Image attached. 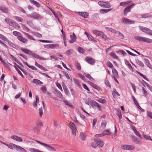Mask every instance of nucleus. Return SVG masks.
I'll return each instance as SVG.
<instances>
[{
    "mask_svg": "<svg viewBox=\"0 0 152 152\" xmlns=\"http://www.w3.org/2000/svg\"><path fill=\"white\" fill-rule=\"evenodd\" d=\"M95 142H93L91 143V146L94 148H96L97 147V140H95Z\"/></svg>",
    "mask_w": 152,
    "mask_h": 152,
    "instance_id": "obj_53",
    "label": "nucleus"
},
{
    "mask_svg": "<svg viewBox=\"0 0 152 152\" xmlns=\"http://www.w3.org/2000/svg\"><path fill=\"white\" fill-rule=\"evenodd\" d=\"M41 90L44 93H46L47 92V88L45 85H42L41 88Z\"/></svg>",
    "mask_w": 152,
    "mask_h": 152,
    "instance_id": "obj_37",
    "label": "nucleus"
},
{
    "mask_svg": "<svg viewBox=\"0 0 152 152\" xmlns=\"http://www.w3.org/2000/svg\"><path fill=\"white\" fill-rule=\"evenodd\" d=\"M0 38L5 41L7 42V41H8L9 40L7 38L2 35H1V36Z\"/></svg>",
    "mask_w": 152,
    "mask_h": 152,
    "instance_id": "obj_52",
    "label": "nucleus"
},
{
    "mask_svg": "<svg viewBox=\"0 0 152 152\" xmlns=\"http://www.w3.org/2000/svg\"><path fill=\"white\" fill-rule=\"evenodd\" d=\"M98 4L104 8H109L111 7V5L109 3L102 1H99L98 2Z\"/></svg>",
    "mask_w": 152,
    "mask_h": 152,
    "instance_id": "obj_5",
    "label": "nucleus"
},
{
    "mask_svg": "<svg viewBox=\"0 0 152 152\" xmlns=\"http://www.w3.org/2000/svg\"><path fill=\"white\" fill-rule=\"evenodd\" d=\"M63 73L68 79H70L69 76L67 73L65 71H63Z\"/></svg>",
    "mask_w": 152,
    "mask_h": 152,
    "instance_id": "obj_59",
    "label": "nucleus"
},
{
    "mask_svg": "<svg viewBox=\"0 0 152 152\" xmlns=\"http://www.w3.org/2000/svg\"><path fill=\"white\" fill-rule=\"evenodd\" d=\"M85 61L91 65H93L95 62V59L88 57H86L85 59Z\"/></svg>",
    "mask_w": 152,
    "mask_h": 152,
    "instance_id": "obj_6",
    "label": "nucleus"
},
{
    "mask_svg": "<svg viewBox=\"0 0 152 152\" xmlns=\"http://www.w3.org/2000/svg\"><path fill=\"white\" fill-rule=\"evenodd\" d=\"M0 10L5 13H7L8 12L7 9L4 6L0 7Z\"/></svg>",
    "mask_w": 152,
    "mask_h": 152,
    "instance_id": "obj_29",
    "label": "nucleus"
},
{
    "mask_svg": "<svg viewBox=\"0 0 152 152\" xmlns=\"http://www.w3.org/2000/svg\"><path fill=\"white\" fill-rule=\"evenodd\" d=\"M30 55H31L33 57H34L36 58H37L39 60H46V58L40 57L36 53H32V51H31V53Z\"/></svg>",
    "mask_w": 152,
    "mask_h": 152,
    "instance_id": "obj_9",
    "label": "nucleus"
},
{
    "mask_svg": "<svg viewBox=\"0 0 152 152\" xmlns=\"http://www.w3.org/2000/svg\"><path fill=\"white\" fill-rule=\"evenodd\" d=\"M69 124L72 134L75 135L76 133V129L75 125L72 122H70Z\"/></svg>",
    "mask_w": 152,
    "mask_h": 152,
    "instance_id": "obj_7",
    "label": "nucleus"
},
{
    "mask_svg": "<svg viewBox=\"0 0 152 152\" xmlns=\"http://www.w3.org/2000/svg\"><path fill=\"white\" fill-rule=\"evenodd\" d=\"M86 134L83 132L81 133L80 135V139L83 141L85 140L86 137Z\"/></svg>",
    "mask_w": 152,
    "mask_h": 152,
    "instance_id": "obj_21",
    "label": "nucleus"
},
{
    "mask_svg": "<svg viewBox=\"0 0 152 152\" xmlns=\"http://www.w3.org/2000/svg\"><path fill=\"white\" fill-rule=\"evenodd\" d=\"M30 2L35 5L37 7H40V4L38 2L34 0H29Z\"/></svg>",
    "mask_w": 152,
    "mask_h": 152,
    "instance_id": "obj_23",
    "label": "nucleus"
},
{
    "mask_svg": "<svg viewBox=\"0 0 152 152\" xmlns=\"http://www.w3.org/2000/svg\"><path fill=\"white\" fill-rule=\"evenodd\" d=\"M63 102L65 103V104L66 105H68V106L70 107H72V106L71 104L69 102L67 101H66L65 100H63Z\"/></svg>",
    "mask_w": 152,
    "mask_h": 152,
    "instance_id": "obj_46",
    "label": "nucleus"
},
{
    "mask_svg": "<svg viewBox=\"0 0 152 152\" xmlns=\"http://www.w3.org/2000/svg\"><path fill=\"white\" fill-rule=\"evenodd\" d=\"M32 82L35 83L36 85H41L43 84V83L40 80L36 79H34L32 81Z\"/></svg>",
    "mask_w": 152,
    "mask_h": 152,
    "instance_id": "obj_25",
    "label": "nucleus"
},
{
    "mask_svg": "<svg viewBox=\"0 0 152 152\" xmlns=\"http://www.w3.org/2000/svg\"><path fill=\"white\" fill-rule=\"evenodd\" d=\"M22 51L25 53L30 54L31 53V51L25 48H21Z\"/></svg>",
    "mask_w": 152,
    "mask_h": 152,
    "instance_id": "obj_20",
    "label": "nucleus"
},
{
    "mask_svg": "<svg viewBox=\"0 0 152 152\" xmlns=\"http://www.w3.org/2000/svg\"><path fill=\"white\" fill-rule=\"evenodd\" d=\"M117 36L120 37L121 39H123L124 38V36L123 34L121 33L119 31L117 32Z\"/></svg>",
    "mask_w": 152,
    "mask_h": 152,
    "instance_id": "obj_49",
    "label": "nucleus"
},
{
    "mask_svg": "<svg viewBox=\"0 0 152 152\" xmlns=\"http://www.w3.org/2000/svg\"><path fill=\"white\" fill-rule=\"evenodd\" d=\"M142 91L144 96H146L148 95V93L146 90L143 87L142 88Z\"/></svg>",
    "mask_w": 152,
    "mask_h": 152,
    "instance_id": "obj_60",
    "label": "nucleus"
},
{
    "mask_svg": "<svg viewBox=\"0 0 152 152\" xmlns=\"http://www.w3.org/2000/svg\"><path fill=\"white\" fill-rule=\"evenodd\" d=\"M142 135L147 140H150L152 141V139L150 136H148L147 135H145L144 133L142 134Z\"/></svg>",
    "mask_w": 152,
    "mask_h": 152,
    "instance_id": "obj_44",
    "label": "nucleus"
},
{
    "mask_svg": "<svg viewBox=\"0 0 152 152\" xmlns=\"http://www.w3.org/2000/svg\"><path fill=\"white\" fill-rule=\"evenodd\" d=\"M78 51L80 53H83L84 52L83 49L80 47H78Z\"/></svg>",
    "mask_w": 152,
    "mask_h": 152,
    "instance_id": "obj_50",
    "label": "nucleus"
},
{
    "mask_svg": "<svg viewBox=\"0 0 152 152\" xmlns=\"http://www.w3.org/2000/svg\"><path fill=\"white\" fill-rule=\"evenodd\" d=\"M9 45L12 47H13L14 48H15L16 45L12 42L10 41L9 40L7 41Z\"/></svg>",
    "mask_w": 152,
    "mask_h": 152,
    "instance_id": "obj_47",
    "label": "nucleus"
},
{
    "mask_svg": "<svg viewBox=\"0 0 152 152\" xmlns=\"http://www.w3.org/2000/svg\"><path fill=\"white\" fill-rule=\"evenodd\" d=\"M110 55L115 59H118V57L114 52H111L110 53Z\"/></svg>",
    "mask_w": 152,
    "mask_h": 152,
    "instance_id": "obj_39",
    "label": "nucleus"
},
{
    "mask_svg": "<svg viewBox=\"0 0 152 152\" xmlns=\"http://www.w3.org/2000/svg\"><path fill=\"white\" fill-rule=\"evenodd\" d=\"M112 72L113 73V75L112 76H114V77H118V72L115 68H113L112 69Z\"/></svg>",
    "mask_w": 152,
    "mask_h": 152,
    "instance_id": "obj_22",
    "label": "nucleus"
},
{
    "mask_svg": "<svg viewBox=\"0 0 152 152\" xmlns=\"http://www.w3.org/2000/svg\"><path fill=\"white\" fill-rule=\"evenodd\" d=\"M73 52V50L72 49L69 50L66 52V54L67 55H70L72 54Z\"/></svg>",
    "mask_w": 152,
    "mask_h": 152,
    "instance_id": "obj_54",
    "label": "nucleus"
},
{
    "mask_svg": "<svg viewBox=\"0 0 152 152\" xmlns=\"http://www.w3.org/2000/svg\"><path fill=\"white\" fill-rule=\"evenodd\" d=\"M70 38L71 39L69 41L70 43H72L75 41L76 39V37L74 33H73L72 35H70Z\"/></svg>",
    "mask_w": 152,
    "mask_h": 152,
    "instance_id": "obj_17",
    "label": "nucleus"
},
{
    "mask_svg": "<svg viewBox=\"0 0 152 152\" xmlns=\"http://www.w3.org/2000/svg\"><path fill=\"white\" fill-rule=\"evenodd\" d=\"M13 34L14 35L17 37V39L18 37H19L22 35L20 33L16 31H13Z\"/></svg>",
    "mask_w": 152,
    "mask_h": 152,
    "instance_id": "obj_36",
    "label": "nucleus"
},
{
    "mask_svg": "<svg viewBox=\"0 0 152 152\" xmlns=\"http://www.w3.org/2000/svg\"><path fill=\"white\" fill-rule=\"evenodd\" d=\"M88 38L89 40L94 42H96V41L93 38L91 35L88 36Z\"/></svg>",
    "mask_w": 152,
    "mask_h": 152,
    "instance_id": "obj_48",
    "label": "nucleus"
},
{
    "mask_svg": "<svg viewBox=\"0 0 152 152\" xmlns=\"http://www.w3.org/2000/svg\"><path fill=\"white\" fill-rule=\"evenodd\" d=\"M11 138L18 142H22L23 141V139L21 137L15 135L12 136L11 137Z\"/></svg>",
    "mask_w": 152,
    "mask_h": 152,
    "instance_id": "obj_11",
    "label": "nucleus"
},
{
    "mask_svg": "<svg viewBox=\"0 0 152 152\" xmlns=\"http://www.w3.org/2000/svg\"><path fill=\"white\" fill-rule=\"evenodd\" d=\"M146 113L147 115L149 118L152 119V112L151 111H147Z\"/></svg>",
    "mask_w": 152,
    "mask_h": 152,
    "instance_id": "obj_57",
    "label": "nucleus"
},
{
    "mask_svg": "<svg viewBox=\"0 0 152 152\" xmlns=\"http://www.w3.org/2000/svg\"><path fill=\"white\" fill-rule=\"evenodd\" d=\"M135 38L139 41L146 42L148 43L152 42V39L147 37H142L139 36H136Z\"/></svg>",
    "mask_w": 152,
    "mask_h": 152,
    "instance_id": "obj_2",
    "label": "nucleus"
},
{
    "mask_svg": "<svg viewBox=\"0 0 152 152\" xmlns=\"http://www.w3.org/2000/svg\"><path fill=\"white\" fill-rule=\"evenodd\" d=\"M105 84L108 87L111 88V85H110L109 82L107 80H106L105 81Z\"/></svg>",
    "mask_w": 152,
    "mask_h": 152,
    "instance_id": "obj_63",
    "label": "nucleus"
},
{
    "mask_svg": "<svg viewBox=\"0 0 152 152\" xmlns=\"http://www.w3.org/2000/svg\"><path fill=\"white\" fill-rule=\"evenodd\" d=\"M141 17L142 18H150L152 17V15H151L149 13H147L142 15H141Z\"/></svg>",
    "mask_w": 152,
    "mask_h": 152,
    "instance_id": "obj_32",
    "label": "nucleus"
},
{
    "mask_svg": "<svg viewBox=\"0 0 152 152\" xmlns=\"http://www.w3.org/2000/svg\"><path fill=\"white\" fill-rule=\"evenodd\" d=\"M14 147L15 148L16 150L20 152H26L25 149L19 145H14Z\"/></svg>",
    "mask_w": 152,
    "mask_h": 152,
    "instance_id": "obj_10",
    "label": "nucleus"
},
{
    "mask_svg": "<svg viewBox=\"0 0 152 152\" xmlns=\"http://www.w3.org/2000/svg\"><path fill=\"white\" fill-rule=\"evenodd\" d=\"M57 95L60 98H63V96L62 94L60 91H58V92H57Z\"/></svg>",
    "mask_w": 152,
    "mask_h": 152,
    "instance_id": "obj_62",
    "label": "nucleus"
},
{
    "mask_svg": "<svg viewBox=\"0 0 152 152\" xmlns=\"http://www.w3.org/2000/svg\"><path fill=\"white\" fill-rule=\"evenodd\" d=\"M112 10L111 9H101L99 10L100 13L101 14H104L107 13Z\"/></svg>",
    "mask_w": 152,
    "mask_h": 152,
    "instance_id": "obj_30",
    "label": "nucleus"
},
{
    "mask_svg": "<svg viewBox=\"0 0 152 152\" xmlns=\"http://www.w3.org/2000/svg\"><path fill=\"white\" fill-rule=\"evenodd\" d=\"M144 62L145 64L149 68L152 69V66L149 63L148 60L146 58H145Z\"/></svg>",
    "mask_w": 152,
    "mask_h": 152,
    "instance_id": "obj_19",
    "label": "nucleus"
},
{
    "mask_svg": "<svg viewBox=\"0 0 152 152\" xmlns=\"http://www.w3.org/2000/svg\"><path fill=\"white\" fill-rule=\"evenodd\" d=\"M77 13L78 15L85 18H88L89 16L88 13L86 12H78Z\"/></svg>",
    "mask_w": 152,
    "mask_h": 152,
    "instance_id": "obj_14",
    "label": "nucleus"
},
{
    "mask_svg": "<svg viewBox=\"0 0 152 152\" xmlns=\"http://www.w3.org/2000/svg\"><path fill=\"white\" fill-rule=\"evenodd\" d=\"M92 18L94 20L97 19L99 18V15L98 13H95L92 16Z\"/></svg>",
    "mask_w": 152,
    "mask_h": 152,
    "instance_id": "obj_42",
    "label": "nucleus"
},
{
    "mask_svg": "<svg viewBox=\"0 0 152 152\" xmlns=\"http://www.w3.org/2000/svg\"><path fill=\"white\" fill-rule=\"evenodd\" d=\"M107 65L111 68L113 69V65L112 64L110 61H108L107 63Z\"/></svg>",
    "mask_w": 152,
    "mask_h": 152,
    "instance_id": "obj_55",
    "label": "nucleus"
},
{
    "mask_svg": "<svg viewBox=\"0 0 152 152\" xmlns=\"http://www.w3.org/2000/svg\"><path fill=\"white\" fill-rule=\"evenodd\" d=\"M136 63L140 66H144V65L142 62L139 60L137 59L136 60Z\"/></svg>",
    "mask_w": 152,
    "mask_h": 152,
    "instance_id": "obj_41",
    "label": "nucleus"
},
{
    "mask_svg": "<svg viewBox=\"0 0 152 152\" xmlns=\"http://www.w3.org/2000/svg\"><path fill=\"white\" fill-rule=\"evenodd\" d=\"M97 146H98L100 148H102L104 144V143L102 141L97 140Z\"/></svg>",
    "mask_w": 152,
    "mask_h": 152,
    "instance_id": "obj_24",
    "label": "nucleus"
},
{
    "mask_svg": "<svg viewBox=\"0 0 152 152\" xmlns=\"http://www.w3.org/2000/svg\"><path fill=\"white\" fill-rule=\"evenodd\" d=\"M14 18L18 22H22L23 21V19L20 17L17 16H14Z\"/></svg>",
    "mask_w": 152,
    "mask_h": 152,
    "instance_id": "obj_33",
    "label": "nucleus"
},
{
    "mask_svg": "<svg viewBox=\"0 0 152 152\" xmlns=\"http://www.w3.org/2000/svg\"><path fill=\"white\" fill-rule=\"evenodd\" d=\"M93 33L96 35L100 36L103 34V32L99 31L95 29L93 31Z\"/></svg>",
    "mask_w": 152,
    "mask_h": 152,
    "instance_id": "obj_28",
    "label": "nucleus"
},
{
    "mask_svg": "<svg viewBox=\"0 0 152 152\" xmlns=\"http://www.w3.org/2000/svg\"><path fill=\"white\" fill-rule=\"evenodd\" d=\"M107 123V122L106 121H103L101 124V127L103 128H104L106 126V124Z\"/></svg>",
    "mask_w": 152,
    "mask_h": 152,
    "instance_id": "obj_43",
    "label": "nucleus"
},
{
    "mask_svg": "<svg viewBox=\"0 0 152 152\" xmlns=\"http://www.w3.org/2000/svg\"><path fill=\"white\" fill-rule=\"evenodd\" d=\"M121 147L123 150L129 151L133 150L135 148V146L133 145H122Z\"/></svg>",
    "mask_w": 152,
    "mask_h": 152,
    "instance_id": "obj_4",
    "label": "nucleus"
},
{
    "mask_svg": "<svg viewBox=\"0 0 152 152\" xmlns=\"http://www.w3.org/2000/svg\"><path fill=\"white\" fill-rule=\"evenodd\" d=\"M29 150L31 152H44L34 148H29Z\"/></svg>",
    "mask_w": 152,
    "mask_h": 152,
    "instance_id": "obj_35",
    "label": "nucleus"
},
{
    "mask_svg": "<svg viewBox=\"0 0 152 152\" xmlns=\"http://www.w3.org/2000/svg\"><path fill=\"white\" fill-rule=\"evenodd\" d=\"M59 45L58 44H50V48L53 49L56 47H58Z\"/></svg>",
    "mask_w": 152,
    "mask_h": 152,
    "instance_id": "obj_38",
    "label": "nucleus"
},
{
    "mask_svg": "<svg viewBox=\"0 0 152 152\" xmlns=\"http://www.w3.org/2000/svg\"><path fill=\"white\" fill-rule=\"evenodd\" d=\"M35 65L41 69L46 71H48L44 67L37 63L36 62H35Z\"/></svg>",
    "mask_w": 152,
    "mask_h": 152,
    "instance_id": "obj_27",
    "label": "nucleus"
},
{
    "mask_svg": "<svg viewBox=\"0 0 152 152\" xmlns=\"http://www.w3.org/2000/svg\"><path fill=\"white\" fill-rule=\"evenodd\" d=\"M131 8L128 6L126 7L124 11V14L125 15H126L127 13L130 12Z\"/></svg>",
    "mask_w": 152,
    "mask_h": 152,
    "instance_id": "obj_26",
    "label": "nucleus"
},
{
    "mask_svg": "<svg viewBox=\"0 0 152 152\" xmlns=\"http://www.w3.org/2000/svg\"><path fill=\"white\" fill-rule=\"evenodd\" d=\"M3 63H2L6 67L8 68L10 70V66L9 64L7 63H6L5 61H3Z\"/></svg>",
    "mask_w": 152,
    "mask_h": 152,
    "instance_id": "obj_56",
    "label": "nucleus"
},
{
    "mask_svg": "<svg viewBox=\"0 0 152 152\" xmlns=\"http://www.w3.org/2000/svg\"><path fill=\"white\" fill-rule=\"evenodd\" d=\"M28 17L32 18L35 19L40 20L42 18V16L40 14L36 12H34L32 14H27Z\"/></svg>",
    "mask_w": 152,
    "mask_h": 152,
    "instance_id": "obj_3",
    "label": "nucleus"
},
{
    "mask_svg": "<svg viewBox=\"0 0 152 152\" xmlns=\"http://www.w3.org/2000/svg\"><path fill=\"white\" fill-rule=\"evenodd\" d=\"M73 80L75 84L78 87H80V86L78 80L75 78H74Z\"/></svg>",
    "mask_w": 152,
    "mask_h": 152,
    "instance_id": "obj_45",
    "label": "nucleus"
},
{
    "mask_svg": "<svg viewBox=\"0 0 152 152\" xmlns=\"http://www.w3.org/2000/svg\"><path fill=\"white\" fill-rule=\"evenodd\" d=\"M24 34L29 39L31 40H35V39L32 36L26 32H23Z\"/></svg>",
    "mask_w": 152,
    "mask_h": 152,
    "instance_id": "obj_31",
    "label": "nucleus"
},
{
    "mask_svg": "<svg viewBox=\"0 0 152 152\" xmlns=\"http://www.w3.org/2000/svg\"><path fill=\"white\" fill-rule=\"evenodd\" d=\"M85 75L86 77L88 78L91 81L93 82L94 81V79L91 76L90 74L85 73Z\"/></svg>",
    "mask_w": 152,
    "mask_h": 152,
    "instance_id": "obj_34",
    "label": "nucleus"
},
{
    "mask_svg": "<svg viewBox=\"0 0 152 152\" xmlns=\"http://www.w3.org/2000/svg\"><path fill=\"white\" fill-rule=\"evenodd\" d=\"M33 34L34 35H35V36L39 38H41L42 37V35L41 34L37 32H33Z\"/></svg>",
    "mask_w": 152,
    "mask_h": 152,
    "instance_id": "obj_51",
    "label": "nucleus"
},
{
    "mask_svg": "<svg viewBox=\"0 0 152 152\" xmlns=\"http://www.w3.org/2000/svg\"><path fill=\"white\" fill-rule=\"evenodd\" d=\"M130 137L131 140L133 142H136L137 144H140L141 143V141L136 137L131 135L130 136Z\"/></svg>",
    "mask_w": 152,
    "mask_h": 152,
    "instance_id": "obj_12",
    "label": "nucleus"
},
{
    "mask_svg": "<svg viewBox=\"0 0 152 152\" xmlns=\"http://www.w3.org/2000/svg\"><path fill=\"white\" fill-rule=\"evenodd\" d=\"M103 133H104V136L105 135H110L111 134V133L110 132L109 129L104 130Z\"/></svg>",
    "mask_w": 152,
    "mask_h": 152,
    "instance_id": "obj_40",
    "label": "nucleus"
},
{
    "mask_svg": "<svg viewBox=\"0 0 152 152\" xmlns=\"http://www.w3.org/2000/svg\"><path fill=\"white\" fill-rule=\"evenodd\" d=\"M45 147L50 151L53 152H55L56 151V150L54 147L51 146L49 144H46Z\"/></svg>",
    "mask_w": 152,
    "mask_h": 152,
    "instance_id": "obj_13",
    "label": "nucleus"
},
{
    "mask_svg": "<svg viewBox=\"0 0 152 152\" xmlns=\"http://www.w3.org/2000/svg\"><path fill=\"white\" fill-rule=\"evenodd\" d=\"M18 39L21 42L23 43H27L28 41V40L25 38L23 37L22 36V35L19 37H18Z\"/></svg>",
    "mask_w": 152,
    "mask_h": 152,
    "instance_id": "obj_15",
    "label": "nucleus"
},
{
    "mask_svg": "<svg viewBox=\"0 0 152 152\" xmlns=\"http://www.w3.org/2000/svg\"><path fill=\"white\" fill-rule=\"evenodd\" d=\"M122 20L123 23L126 24H130L131 23H134V21H132L129 19L124 18L122 19Z\"/></svg>",
    "mask_w": 152,
    "mask_h": 152,
    "instance_id": "obj_8",
    "label": "nucleus"
},
{
    "mask_svg": "<svg viewBox=\"0 0 152 152\" xmlns=\"http://www.w3.org/2000/svg\"><path fill=\"white\" fill-rule=\"evenodd\" d=\"M26 22L27 24L30 26V27L32 28L34 26L33 23L31 21L28 20H27Z\"/></svg>",
    "mask_w": 152,
    "mask_h": 152,
    "instance_id": "obj_58",
    "label": "nucleus"
},
{
    "mask_svg": "<svg viewBox=\"0 0 152 152\" xmlns=\"http://www.w3.org/2000/svg\"><path fill=\"white\" fill-rule=\"evenodd\" d=\"M141 31L148 35L152 36V31L150 29H141Z\"/></svg>",
    "mask_w": 152,
    "mask_h": 152,
    "instance_id": "obj_16",
    "label": "nucleus"
},
{
    "mask_svg": "<svg viewBox=\"0 0 152 152\" xmlns=\"http://www.w3.org/2000/svg\"><path fill=\"white\" fill-rule=\"evenodd\" d=\"M42 111H43L42 108V107H41L39 109V116L40 117H41L42 115V114H43Z\"/></svg>",
    "mask_w": 152,
    "mask_h": 152,
    "instance_id": "obj_61",
    "label": "nucleus"
},
{
    "mask_svg": "<svg viewBox=\"0 0 152 152\" xmlns=\"http://www.w3.org/2000/svg\"><path fill=\"white\" fill-rule=\"evenodd\" d=\"M88 102H90V104L92 106H96V105L97 104V103L96 102L92 100L90 98H88Z\"/></svg>",
    "mask_w": 152,
    "mask_h": 152,
    "instance_id": "obj_18",
    "label": "nucleus"
},
{
    "mask_svg": "<svg viewBox=\"0 0 152 152\" xmlns=\"http://www.w3.org/2000/svg\"><path fill=\"white\" fill-rule=\"evenodd\" d=\"M80 116L82 120L86 121V118L85 116L82 114L80 115Z\"/></svg>",
    "mask_w": 152,
    "mask_h": 152,
    "instance_id": "obj_64",
    "label": "nucleus"
},
{
    "mask_svg": "<svg viewBox=\"0 0 152 152\" xmlns=\"http://www.w3.org/2000/svg\"><path fill=\"white\" fill-rule=\"evenodd\" d=\"M5 21L9 25L14 28H20V26L17 23L10 19L6 18Z\"/></svg>",
    "mask_w": 152,
    "mask_h": 152,
    "instance_id": "obj_1",
    "label": "nucleus"
}]
</instances>
